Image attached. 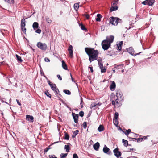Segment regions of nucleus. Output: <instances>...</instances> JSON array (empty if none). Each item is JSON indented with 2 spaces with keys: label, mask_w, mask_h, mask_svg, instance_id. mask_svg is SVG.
<instances>
[{
  "label": "nucleus",
  "mask_w": 158,
  "mask_h": 158,
  "mask_svg": "<svg viewBox=\"0 0 158 158\" xmlns=\"http://www.w3.org/2000/svg\"><path fill=\"white\" fill-rule=\"evenodd\" d=\"M89 68L90 69V71L91 73L93 72V68L92 65L89 66Z\"/></svg>",
  "instance_id": "obj_56"
},
{
  "label": "nucleus",
  "mask_w": 158,
  "mask_h": 158,
  "mask_svg": "<svg viewBox=\"0 0 158 158\" xmlns=\"http://www.w3.org/2000/svg\"><path fill=\"white\" fill-rule=\"evenodd\" d=\"M45 94L47 97H49L50 98H51V95L48 92V90H46L45 92Z\"/></svg>",
  "instance_id": "obj_35"
},
{
  "label": "nucleus",
  "mask_w": 158,
  "mask_h": 158,
  "mask_svg": "<svg viewBox=\"0 0 158 158\" xmlns=\"http://www.w3.org/2000/svg\"><path fill=\"white\" fill-rule=\"evenodd\" d=\"M100 69L101 70V72L102 73H105L106 71V69L105 68V67H103V68Z\"/></svg>",
  "instance_id": "obj_40"
},
{
  "label": "nucleus",
  "mask_w": 158,
  "mask_h": 158,
  "mask_svg": "<svg viewBox=\"0 0 158 158\" xmlns=\"http://www.w3.org/2000/svg\"><path fill=\"white\" fill-rule=\"evenodd\" d=\"M110 23L112 25L117 26L119 23H122L123 21L122 19L117 17L111 16L109 18Z\"/></svg>",
  "instance_id": "obj_3"
},
{
  "label": "nucleus",
  "mask_w": 158,
  "mask_h": 158,
  "mask_svg": "<svg viewBox=\"0 0 158 158\" xmlns=\"http://www.w3.org/2000/svg\"><path fill=\"white\" fill-rule=\"evenodd\" d=\"M103 151L104 153L109 155H111L112 154V153L110 150L106 145H105L104 146L103 149Z\"/></svg>",
  "instance_id": "obj_8"
},
{
  "label": "nucleus",
  "mask_w": 158,
  "mask_h": 158,
  "mask_svg": "<svg viewBox=\"0 0 158 158\" xmlns=\"http://www.w3.org/2000/svg\"><path fill=\"white\" fill-rule=\"evenodd\" d=\"M57 77H58V78L59 79V80H62V78L60 75L58 74L57 75Z\"/></svg>",
  "instance_id": "obj_60"
},
{
  "label": "nucleus",
  "mask_w": 158,
  "mask_h": 158,
  "mask_svg": "<svg viewBox=\"0 0 158 158\" xmlns=\"http://www.w3.org/2000/svg\"><path fill=\"white\" fill-rule=\"evenodd\" d=\"M154 0H145L141 4L144 5H148L149 6H152L154 3Z\"/></svg>",
  "instance_id": "obj_6"
},
{
  "label": "nucleus",
  "mask_w": 158,
  "mask_h": 158,
  "mask_svg": "<svg viewBox=\"0 0 158 158\" xmlns=\"http://www.w3.org/2000/svg\"><path fill=\"white\" fill-rule=\"evenodd\" d=\"M119 0H114L113 2L112 3V5H117Z\"/></svg>",
  "instance_id": "obj_38"
},
{
  "label": "nucleus",
  "mask_w": 158,
  "mask_h": 158,
  "mask_svg": "<svg viewBox=\"0 0 158 158\" xmlns=\"http://www.w3.org/2000/svg\"><path fill=\"white\" fill-rule=\"evenodd\" d=\"M91 113H92V111H90L88 114V115L87 116V118H88L89 117H90L91 115Z\"/></svg>",
  "instance_id": "obj_64"
},
{
  "label": "nucleus",
  "mask_w": 158,
  "mask_h": 158,
  "mask_svg": "<svg viewBox=\"0 0 158 158\" xmlns=\"http://www.w3.org/2000/svg\"><path fill=\"white\" fill-rule=\"evenodd\" d=\"M112 40L109 42L108 43L107 42H106L107 40H104L102 41V42L101 45L102 49L104 50H108L109 47L111 46V44L112 43Z\"/></svg>",
  "instance_id": "obj_4"
},
{
  "label": "nucleus",
  "mask_w": 158,
  "mask_h": 158,
  "mask_svg": "<svg viewBox=\"0 0 158 158\" xmlns=\"http://www.w3.org/2000/svg\"><path fill=\"white\" fill-rule=\"evenodd\" d=\"M41 31V30L39 29H38V28H37V29L35 31V32L38 34H40Z\"/></svg>",
  "instance_id": "obj_48"
},
{
  "label": "nucleus",
  "mask_w": 158,
  "mask_h": 158,
  "mask_svg": "<svg viewBox=\"0 0 158 158\" xmlns=\"http://www.w3.org/2000/svg\"><path fill=\"white\" fill-rule=\"evenodd\" d=\"M57 88L56 85L55 84H53V86L51 87V89L54 91Z\"/></svg>",
  "instance_id": "obj_44"
},
{
  "label": "nucleus",
  "mask_w": 158,
  "mask_h": 158,
  "mask_svg": "<svg viewBox=\"0 0 158 158\" xmlns=\"http://www.w3.org/2000/svg\"><path fill=\"white\" fill-rule=\"evenodd\" d=\"M36 46L38 48L42 50H45L47 48V45L45 43H43L40 42L37 43Z\"/></svg>",
  "instance_id": "obj_5"
},
{
  "label": "nucleus",
  "mask_w": 158,
  "mask_h": 158,
  "mask_svg": "<svg viewBox=\"0 0 158 158\" xmlns=\"http://www.w3.org/2000/svg\"><path fill=\"white\" fill-rule=\"evenodd\" d=\"M63 92L65 94L68 95H70L71 94V92L69 90L64 89L63 90Z\"/></svg>",
  "instance_id": "obj_32"
},
{
  "label": "nucleus",
  "mask_w": 158,
  "mask_h": 158,
  "mask_svg": "<svg viewBox=\"0 0 158 158\" xmlns=\"http://www.w3.org/2000/svg\"><path fill=\"white\" fill-rule=\"evenodd\" d=\"M58 98H59V100H60V101L62 102V103L63 104H65V102H64V101L63 100H62V99L60 98L59 97H58Z\"/></svg>",
  "instance_id": "obj_58"
},
{
  "label": "nucleus",
  "mask_w": 158,
  "mask_h": 158,
  "mask_svg": "<svg viewBox=\"0 0 158 158\" xmlns=\"http://www.w3.org/2000/svg\"><path fill=\"white\" fill-rule=\"evenodd\" d=\"M26 21H25V19L24 18L22 19L21 20V28H23V27H25L26 26Z\"/></svg>",
  "instance_id": "obj_19"
},
{
  "label": "nucleus",
  "mask_w": 158,
  "mask_h": 158,
  "mask_svg": "<svg viewBox=\"0 0 158 158\" xmlns=\"http://www.w3.org/2000/svg\"><path fill=\"white\" fill-rule=\"evenodd\" d=\"M81 117H83L84 115V112L83 111H80L78 114Z\"/></svg>",
  "instance_id": "obj_45"
},
{
  "label": "nucleus",
  "mask_w": 158,
  "mask_h": 158,
  "mask_svg": "<svg viewBox=\"0 0 158 158\" xmlns=\"http://www.w3.org/2000/svg\"><path fill=\"white\" fill-rule=\"evenodd\" d=\"M44 60L45 62H48L50 61V59L47 57H45L44 58Z\"/></svg>",
  "instance_id": "obj_54"
},
{
  "label": "nucleus",
  "mask_w": 158,
  "mask_h": 158,
  "mask_svg": "<svg viewBox=\"0 0 158 158\" xmlns=\"http://www.w3.org/2000/svg\"><path fill=\"white\" fill-rule=\"evenodd\" d=\"M62 68L65 70H68L67 66L65 62L64 61H62Z\"/></svg>",
  "instance_id": "obj_22"
},
{
  "label": "nucleus",
  "mask_w": 158,
  "mask_h": 158,
  "mask_svg": "<svg viewBox=\"0 0 158 158\" xmlns=\"http://www.w3.org/2000/svg\"><path fill=\"white\" fill-rule=\"evenodd\" d=\"M100 147V144L98 142H97L93 145V148L95 151H98Z\"/></svg>",
  "instance_id": "obj_18"
},
{
  "label": "nucleus",
  "mask_w": 158,
  "mask_h": 158,
  "mask_svg": "<svg viewBox=\"0 0 158 158\" xmlns=\"http://www.w3.org/2000/svg\"><path fill=\"white\" fill-rule=\"evenodd\" d=\"M67 153H62L60 154V158H64L67 156Z\"/></svg>",
  "instance_id": "obj_34"
},
{
  "label": "nucleus",
  "mask_w": 158,
  "mask_h": 158,
  "mask_svg": "<svg viewBox=\"0 0 158 158\" xmlns=\"http://www.w3.org/2000/svg\"><path fill=\"white\" fill-rule=\"evenodd\" d=\"M116 88V84L114 81H113L112 82V83L110 86V90L113 91L115 90Z\"/></svg>",
  "instance_id": "obj_15"
},
{
  "label": "nucleus",
  "mask_w": 158,
  "mask_h": 158,
  "mask_svg": "<svg viewBox=\"0 0 158 158\" xmlns=\"http://www.w3.org/2000/svg\"><path fill=\"white\" fill-rule=\"evenodd\" d=\"M118 9V6L117 5H115V6H113L112 5L110 7V11L112 12L113 11H115L117 10Z\"/></svg>",
  "instance_id": "obj_17"
},
{
  "label": "nucleus",
  "mask_w": 158,
  "mask_h": 158,
  "mask_svg": "<svg viewBox=\"0 0 158 158\" xmlns=\"http://www.w3.org/2000/svg\"><path fill=\"white\" fill-rule=\"evenodd\" d=\"M123 44V42L122 41H121L118 43V46L122 47V46Z\"/></svg>",
  "instance_id": "obj_59"
},
{
  "label": "nucleus",
  "mask_w": 158,
  "mask_h": 158,
  "mask_svg": "<svg viewBox=\"0 0 158 158\" xmlns=\"http://www.w3.org/2000/svg\"><path fill=\"white\" fill-rule=\"evenodd\" d=\"M115 100L114 99V100H113L112 101V103L113 105H115Z\"/></svg>",
  "instance_id": "obj_63"
},
{
  "label": "nucleus",
  "mask_w": 158,
  "mask_h": 158,
  "mask_svg": "<svg viewBox=\"0 0 158 158\" xmlns=\"http://www.w3.org/2000/svg\"><path fill=\"white\" fill-rule=\"evenodd\" d=\"M16 57L17 58V61L19 63H21L23 61V60L22 59L21 57L20 56H19L17 54H16Z\"/></svg>",
  "instance_id": "obj_24"
},
{
  "label": "nucleus",
  "mask_w": 158,
  "mask_h": 158,
  "mask_svg": "<svg viewBox=\"0 0 158 158\" xmlns=\"http://www.w3.org/2000/svg\"><path fill=\"white\" fill-rule=\"evenodd\" d=\"M97 17L96 20L97 22H100L101 21V18L102 17V15L100 14H98L97 15Z\"/></svg>",
  "instance_id": "obj_23"
},
{
  "label": "nucleus",
  "mask_w": 158,
  "mask_h": 158,
  "mask_svg": "<svg viewBox=\"0 0 158 158\" xmlns=\"http://www.w3.org/2000/svg\"><path fill=\"white\" fill-rule=\"evenodd\" d=\"M46 21L49 23H51L52 22V20L49 19L48 18L46 17Z\"/></svg>",
  "instance_id": "obj_47"
},
{
  "label": "nucleus",
  "mask_w": 158,
  "mask_h": 158,
  "mask_svg": "<svg viewBox=\"0 0 158 158\" xmlns=\"http://www.w3.org/2000/svg\"><path fill=\"white\" fill-rule=\"evenodd\" d=\"M32 27L34 30H35L39 27V24L37 22H35L32 25Z\"/></svg>",
  "instance_id": "obj_21"
},
{
  "label": "nucleus",
  "mask_w": 158,
  "mask_h": 158,
  "mask_svg": "<svg viewBox=\"0 0 158 158\" xmlns=\"http://www.w3.org/2000/svg\"><path fill=\"white\" fill-rule=\"evenodd\" d=\"M104 130V127L103 125H100L98 128V131L99 132H101Z\"/></svg>",
  "instance_id": "obj_20"
},
{
  "label": "nucleus",
  "mask_w": 158,
  "mask_h": 158,
  "mask_svg": "<svg viewBox=\"0 0 158 158\" xmlns=\"http://www.w3.org/2000/svg\"><path fill=\"white\" fill-rule=\"evenodd\" d=\"M4 1L10 4H13L15 2L14 0H4Z\"/></svg>",
  "instance_id": "obj_31"
},
{
  "label": "nucleus",
  "mask_w": 158,
  "mask_h": 158,
  "mask_svg": "<svg viewBox=\"0 0 158 158\" xmlns=\"http://www.w3.org/2000/svg\"><path fill=\"white\" fill-rule=\"evenodd\" d=\"M96 106V103H93L91 104L90 108L91 109H93L94 107H95Z\"/></svg>",
  "instance_id": "obj_37"
},
{
  "label": "nucleus",
  "mask_w": 158,
  "mask_h": 158,
  "mask_svg": "<svg viewBox=\"0 0 158 158\" xmlns=\"http://www.w3.org/2000/svg\"><path fill=\"white\" fill-rule=\"evenodd\" d=\"M79 131L78 130H77L73 132V134L72 136L73 138H75L78 134Z\"/></svg>",
  "instance_id": "obj_25"
},
{
  "label": "nucleus",
  "mask_w": 158,
  "mask_h": 158,
  "mask_svg": "<svg viewBox=\"0 0 158 158\" xmlns=\"http://www.w3.org/2000/svg\"><path fill=\"white\" fill-rule=\"evenodd\" d=\"M122 142L123 145L125 147H127L128 146V142L127 140L124 139H122Z\"/></svg>",
  "instance_id": "obj_28"
},
{
  "label": "nucleus",
  "mask_w": 158,
  "mask_h": 158,
  "mask_svg": "<svg viewBox=\"0 0 158 158\" xmlns=\"http://www.w3.org/2000/svg\"><path fill=\"white\" fill-rule=\"evenodd\" d=\"M79 26L81 27V29L82 30L87 31V29L85 26L82 23H79Z\"/></svg>",
  "instance_id": "obj_27"
},
{
  "label": "nucleus",
  "mask_w": 158,
  "mask_h": 158,
  "mask_svg": "<svg viewBox=\"0 0 158 158\" xmlns=\"http://www.w3.org/2000/svg\"><path fill=\"white\" fill-rule=\"evenodd\" d=\"M21 29L22 30L23 32L26 34V29L25 27H23V29L22 28H21Z\"/></svg>",
  "instance_id": "obj_53"
},
{
  "label": "nucleus",
  "mask_w": 158,
  "mask_h": 158,
  "mask_svg": "<svg viewBox=\"0 0 158 158\" xmlns=\"http://www.w3.org/2000/svg\"><path fill=\"white\" fill-rule=\"evenodd\" d=\"M68 51L69 52L70 57L71 58L73 57V49L72 45H70L69 46L68 49Z\"/></svg>",
  "instance_id": "obj_13"
},
{
  "label": "nucleus",
  "mask_w": 158,
  "mask_h": 158,
  "mask_svg": "<svg viewBox=\"0 0 158 158\" xmlns=\"http://www.w3.org/2000/svg\"><path fill=\"white\" fill-rule=\"evenodd\" d=\"M119 148L118 147H117L113 150L114 155L117 158H119L122 155V153L119 151Z\"/></svg>",
  "instance_id": "obj_7"
},
{
  "label": "nucleus",
  "mask_w": 158,
  "mask_h": 158,
  "mask_svg": "<svg viewBox=\"0 0 158 158\" xmlns=\"http://www.w3.org/2000/svg\"><path fill=\"white\" fill-rule=\"evenodd\" d=\"M83 127L84 129H86L87 126V123L86 122H84L83 124Z\"/></svg>",
  "instance_id": "obj_46"
},
{
  "label": "nucleus",
  "mask_w": 158,
  "mask_h": 158,
  "mask_svg": "<svg viewBox=\"0 0 158 158\" xmlns=\"http://www.w3.org/2000/svg\"><path fill=\"white\" fill-rule=\"evenodd\" d=\"M61 141H57V142H54V143H52V144H51L50 146H48V147L44 149V153L45 154L46 153V152L48 151V150H49L51 148L50 147V146L52 145H53L54 144H55L56 143H58L59 142H61Z\"/></svg>",
  "instance_id": "obj_14"
},
{
  "label": "nucleus",
  "mask_w": 158,
  "mask_h": 158,
  "mask_svg": "<svg viewBox=\"0 0 158 158\" xmlns=\"http://www.w3.org/2000/svg\"><path fill=\"white\" fill-rule=\"evenodd\" d=\"M117 50H119V51H121L122 49V47L118 46V45L117 44Z\"/></svg>",
  "instance_id": "obj_61"
},
{
  "label": "nucleus",
  "mask_w": 158,
  "mask_h": 158,
  "mask_svg": "<svg viewBox=\"0 0 158 158\" xmlns=\"http://www.w3.org/2000/svg\"><path fill=\"white\" fill-rule=\"evenodd\" d=\"M114 37L113 35H110L109 36H107L106 37V39L105 40H107L106 42H107L108 43H109L110 41L112 40V43L113 42L114 39Z\"/></svg>",
  "instance_id": "obj_16"
},
{
  "label": "nucleus",
  "mask_w": 158,
  "mask_h": 158,
  "mask_svg": "<svg viewBox=\"0 0 158 158\" xmlns=\"http://www.w3.org/2000/svg\"><path fill=\"white\" fill-rule=\"evenodd\" d=\"M84 15L85 16L86 18L87 19H89V18H90V15H89V14H85Z\"/></svg>",
  "instance_id": "obj_55"
},
{
  "label": "nucleus",
  "mask_w": 158,
  "mask_h": 158,
  "mask_svg": "<svg viewBox=\"0 0 158 158\" xmlns=\"http://www.w3.org/2000/svg\"><path fill=\"white\" fill-rule=\"evenodd\" d=\"M26 119L29 122L32 123L34 121V118L32 115H27L26 116Z\"/></svg>",
  "instance_id": "obj_12"
},
{
  "label": "nucleus",
  "mask_w": 158,
  "mask_h": 158,
  "mask_svg": "<svg viewBox=\"0 0 158 158\" xmlns=\"http://www.w3.org/2000/svg\"><path fill=\"white\" fill-rule=\"evenodd\" d=\"M118 118H113L114 123L116 127L117 126L118 124Z\"/></svg>",
  "instance_id": "obj_29"
},
{
  "label": "nucleus",
  "mask_w": 158,
  "mask_h": 158,
  "mask_svg": "<svg viewBox=\"0 0 158 158\" xmlns=\"http://www.w3.org/2000/svg\"><path fill=\"white\" fill-rule=\"evenodd\" d=\"M40 72L41 75V76H43L46 79H47V77L44 74V72L43 71V70H42V71H40Z\"/></svg>",
  "instance_id": "obj_43"
},
{
  "label": "nucleus",
  "mask_w": 158,
  "mask_h": 158,
  "mask_svg": "<svg viewBox=\"0 0 158 158\" xmlns=\"http://www.w3.org/2000/svg\"><path fill=\"white\" fill-rule=\"evenodd\" d=\"M79 4L77 3H75L74 5V8L76 11H77L78 9L79 8Z\"/></svg>",
  "instance_id": "obj_26"
},
{
  "label": "nucleus",
  "mask_w": 158,
  "mask_h": 158,
  "mask_svg": "<svg viewBox=\"0 0 158 158\" xmlns=\"http://www.w3.org/2000/svg\"><path fill=\"white\" fill-rule=\"evenodd\" d=\"M85 51L89 56V60L90 62L97 60L98 63H102V59L98 57V52L97 50L94 48L86 47L85 48Z\"/></svg>",
  "instance_id": "obj_1"
},
{
  "label": "nucleus",
  "mask_w": 158,
  "mask_h": 158,
  "mask_svg": "<svg viewBox=\"0 0 158 158\" xmlns=\"http://www.w3.org/2000/svg\"><path fill=\"white\" fill-rule=\"evenodd\" d=\"M119 113L118 112H115L114 114V118H118Z\"/></svg>",
  "instance_id": "obj_41"
},
{
  "label": "nucleus",
  "mask_w": 158,
  "mask_h": 158,
  "mask_svg": "<svg viewBox=\"0 0 158 158\" xmlns=\"http://www.w3.org/2000/svg\"><path fill=\"white\" fill-rule=\"evenodd\" d=\"M98 65L100 69L102 68L103 67H104L103 66V64L102 63H98Z\"/></svg>",
  "instance_id": "obj_50"
},
{
  "label": "nucleus",
  "mask_w": 158,
  "mask_h": 158,
  "mask_svg": "<svg viewBox=\"0 0 158 158\" xmlns=\"http://www.w3.org/2000/svg\"><path fill=\"white\" fill-rule=\"evenodd\" d=\"M54 92H55V93L56 94H59V95H60V96H61V94H59V93H60V91L59 90V89L57 88L54 91Z\"/></svg>",
  "instance_id": "obj_42"
},
{
  "label": "nucleus",
  "mask_w": 158,
  "mask_h": 158,
  "mask_svg": "<svg viewBox=\"0 0 158 158\" xmlns=\"http://www.w3.org/2000/svg\"><path fill=\"white\" fill-rule=\"evenodd\" d=\"M73 158H78L77 155L76 153L73 154Z\"/></svg>",
  "instance_id": "obj_51"
},
{
  "label": "nucleus",
  "mask_w": 158,
  "mask_h": 158,
  "mask_svg": "<svg viewBox=\"0 0 158 158\" xmlns=\"http://www.w3.org/2000/svg\"><path fill=\"white\" fill-rule=\"evenodd\" d=\"M64 149L66 150V152H69L70 150V147L69 145H65Z\"/></svg>",
  "instance_id": "obj_30"
},
{
  "label": "nucleus",
  "mask_w": 158,
  "mask_h": 158,
  "mask_svg": "<svg viewBox=\"0 0 158 158\" xmlns=\"http://www.w3.org/2000/svg\"><path fill=\"white\" fill-rule=\"evenodd\" d=\"M72 116L74 119L75 123H78V118L79 115L74 113L72 112Z\"/></svg>",
  "instance_id": "obj_10"
},
{
  "label": "nucleus",
  "mask_w": 158,
  "mask_h": 158,
  "mask_svg": "<svg viewBox=\"0 0 158 158\" xmlns=\"http://www.w3.org/2000/svg\"><path fill=\"white\" fill-rule=\"evenodd\" d=\"M126 50L127 51H126V52H127L129 53L131 55L133 56L134 55V53L135 52L133 48L132 47H131L128 48H127Z\"/></svg>",
  "instance_id": "obj_11"
},
{
  "label": "nucleus",
  "mask_w": 158,
  "mask_h": 158,
  "mask_svg": "<svg viewBox=\"0 0 158 158\" xmlns=\"http://www.w3.org/2000/svg\"><path fill=\"white\" fill-rule=\"evenodd\" d=\"M135 140H137V142H140L143 141V138H139L138 139H135Z\"/></svg>",
  "instance_id": "obj_39"
},
{
  "label": "nucleus",
  "mask_w": 158,
  "mask_h": 158,
  "mask_svg": "<svg viewBox=\"0 0 158 158\" xmlns=\"http://www.w3.org/2000/svg\"><path fill=\"white\" fill-rule=\"evenodd\" d=\"M49 158H57L54 155H49Z\"/></svg>",
  "instance_id": "obj_49"
},
{
  "label": "nucleus",
  "mask_w": 158,
  "mask_h": 158,
  "mask_svg": "<svg viewBox=\"0 0 158 158\" xmlns=\"http://www.w3.org/2000/svg\"><path fill=\"white\" fill-rule=\"evenodd\" d=\"M124 98L123 96L122 93L120 91H118L116 93V96L114 95V99H115L116 104H119L121 102L123 101Z\"/></svg>",
  "instance_id": "obj_2"
},
{
  "label": "nucleus",
  "mask_w": 158,
  "mask_h": 158,
  "mask_svg": "<svg viewBox=\"0 0 158 158\" xmlns=\"http://www.w3.org/2000/svg\"><path fill=\"white\" fill-rule=\"evenodd\" d=\"M64 139L65 140H68L69 138V135L66 133L65 132H64Z\"/></svg>",
  "instance_id": "obj_33"
},
{
  "label": "nucleus",
  "mask_w": 158,
  "mask_h": 158,
  "mask_svg": "<svg viewBox=\"0 0 158 158\" xmlns=\"http://www.w3.org/2000/svg\"><path fill=\"white\" fill-rule=\"evenodd\" d=\"M123 132H124L126 135H129L130 133H131V130L130 129H129L127 130H126V131L125 132L123 131Z\"/></svg>",
  "instance_id": "obj_36"
},
{
  "label": "nucleus",
  "mask_w": 158,
  "mask_h": 158,
  "mask_svg": "<svg viewBox=\"0 0 158 158\" xmlns=\"http://www.w3.org/2000/svg\"><path fill=\"white\" fill-rule=\"evenodd\" d=\"M125 63L127 65H128L130 64V61L129 60H127L125 61Z\"/></svg>",
  "instance_id": "obj_62"
},
{
  "label": "nucleus",
  "mask_w": 158,
  "mask_h": 158,
  "mask_svg": "<svg viewBox=\"0 0 158 158\" xmlns=\"http://www.w3.org/2000/svg\"><path fill=\"white\" fill-rule=\"evenodd\" d=\"M106 55H109L110 56H112V54H111V52H110V51H107L106 52Z\"/></svg>",
  "instance_id": "obj_57"
},
{
  "label": "nucleus",
  "mask_w": 158,
  "mask_h": 158,
  "mask_svg": "<svg viewBox=\"0 0 158 158\" xmlns=\"http://www.w3.org/2000/svg\"><path fill=\"white\" fill-rule=\"evenodd\" d=\"M8 79V80L9 81L10 83L9 85L12 84L13 83H16V79L14 77H13L10 76L9 78L7 77Z\"/></svg>",
  "instance_id": "obj_9"
},
{
  "label": "nucleus",
  "mask_w": 158,
  "mask_h": 158,
  "mask_svg": "<svg viewBox=\"0 0 158 158\" xmlns=\"http://www.w3.org/2000/svg\"><path fill=\"white\" fill-rule=\"evenodd\" d=\"M114 67L115 68L117 69L118 68V69L119 68H122L121 67H120L119 65H117L116 64H115L114 65Z\"/></svg>",
  "instance_id": "obj_52"
}]
</instances>
